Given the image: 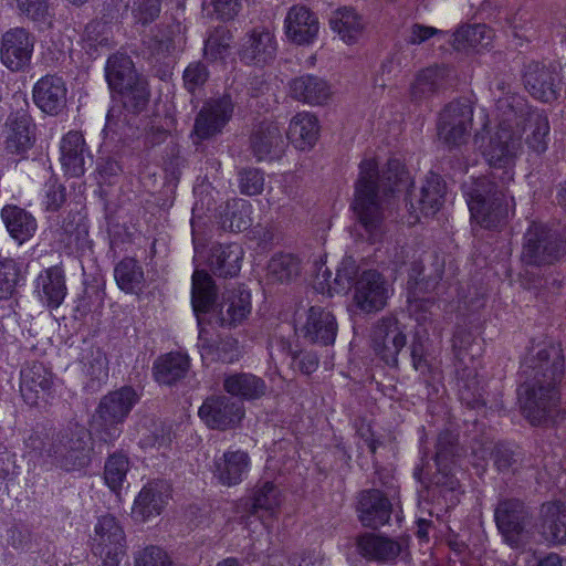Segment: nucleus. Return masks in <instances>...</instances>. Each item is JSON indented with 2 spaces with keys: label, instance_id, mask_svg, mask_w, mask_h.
<instances>
[{
  "label": "nucleus",
  "instance_id": "f257e3e1",
  "mask_svg": "<svg viewBox=\"0 0 566 566\" xmlns=\"http://www.w3.org/2000/svg\"><path fill=\"white\" fill-rule=\"evenodd\" d=\"M410 177L399 159H389L379 171L375 159L361 160L359 175L355 184L354 211L360 227L368 234L370 242H376L382 234L384 206L388 197L406 191L409 211L419 220L436 214L442 207L447 186L441 176L430 172L420 188L419 195L409 190Z\"/></svg>",
  "mask_w": 566,
  "mask_h": 566
},
{
  "label": "nucleus",
  "instance_id": "f03ea898",
  "mask_svg": "<svg viewBox=\"0 0 566 566\" xmlns=\"http://www.w3.org/2000/svg\"><path fill=\"white\" fill-rule=\"evenodd\" d=\"M564 365L562 349L553 344L532 346L523 357L520 366L518 402L523 416L533 426L558 418V384L564 376Z\"/></svg>",
  "mask_w": 566,
  "mask_h": 566
},
{
  "label": "nucleus",
  "instance_id": "7ed1b4c3",
  "mask_svg": "<svg viewBox=\"0 0 566 566\" xmlns=\"http://www.w3.org/2000/svg\"><path fill=\"white\" fill-rule=\"evenodd\" d=\"M495 178L483 176L463 185L472 222L489 230L504 226L514 206L507 184L497 185Z\"/></svg>",
  "mask_w": 566,
  "mask_h": 566
},
{
  "label": "nucleus",
  "instance_id": "20e7f679",
  "mask_svg": "<svg viewBox=\"0 0 566 566\" xmlns=\"http://www.w3.org/2000/svg\"><path fill=\"white\" fill-rule=\"evenodd\" d=\"M512 97H503L497 101V109L509 108L500 120L497 129L491 136L483 155L489 165L494 169H502L499 177L502 184H509L514 178V166L516 158L522 151V134L524 128L523 115H518L513 108Z\"/></svg>",
  "mask_w": 566,
  "mask_h": 566
},
{
  "label": "nucleus",
  "instance_id": "39448f33",
  "mask_svg": "<svg viewBox=\"0 0 566 566\" xmlns=\"http://www.w3.org/2000/svg\"><path fill=\"white\" fill-rule=\"evenodd\" d=\"M105 76L112 91L119 94L123 106L135 114L145 109L149 102L146 78L135 70L132 59L124 53H115L107 60Z\"/></svg>",
  "mask_w": 566,
  "mask_h": 566
},
{
  "label": "nucleus",
  "instance_id": "423d86ee",
  "mask_svg": "<svg viewBox=\"0 0 566 566\" xmlns=\"http://www.w3.org/2000/svg\"><path fill=\"white\" fill-rule=\"evenodd\" d=\"M139 396L130 386H124L103 396L96 408L93 429L98 439L113 444L122 434L127 419Z\"/></svg>",
  "mask_w": 566,
  "mask_h": 566
},
{
  "label": "nucleus",
  "instance_id": "0eeeda50",
  "mask_svg": "<svg viewBox=\"0 0 566 566\" xmlns=\"http://www.w3.org/2000/svg\"><path fill=\"white\" fill-rule=\"evenodd\" d=\"M92 452L90 432L76 423L52 436L48 458L64 471L73 472L91 464Z\"/></svg>",
  "mask_w": 566,
  "mask_h": 566
},
{
  "label": "nucleus",
  "instance_id": "6e6552de",
  "mask_svg": "<svg viewBox=\"0 0 566 566\" xmlns=\"http://www.w3.org/2000/svg\"><path fill=\"white\" fill-rule=\"evenodd\" d=\"M565 253L566 239L557 230L533 223L524 234L521 259L527 265H551L559 261Z\"/></svg>",
  "mask_w": 566,
  "mask_h": 566
},
{
  "label": "nucleus",
  "instance_id": "1a4fd4ad",
  "mask_svg": "<svg viewBox=\"0 0 566 566\" xmlns=\"http://www.w3.org/2000/svg\"><path fill=\"white\" fill-rule=\"evenodd\" d=\"M125 533L113 515L98 518L92 537V553L102 560L99 566H119L125 555Z\"/></svg>",
  "mask_w": 566,
  "mask_h": 566
},
{
  "label": "nucleus",
  "instance_id": "9d476101",
  "mask_svg": "<svg viewBox=\"0 0 566 566\" xmlns=\"http://www.w3.org/2000/svg\"><path fill=\"white\" fill-rule=\"evenodd\" d=\"M473 107L467 99L449 103L440 113L437 129L439 139L449 147L463 144L471 130Z\"/></svg>",
  "mask_w": 566,
  "mask_h": 566
},
{
  "label": "nucleus",
  "instance_id": "9b49d317",
  "mask_svg": "<svg viewBox=\"0 0 566 566\" xmlns=\"http://www.w3.org/2000/svg\"><path fill=\"white\" fill-rule=\"evenodd\" d=\"M371 346L376 355L388 366L398 365V354L406 346L407 337L395 316H384L374 325Z\"/></svg>",
  "mask_w": 566,
  "mask_h": 566
},
{
  "label": "nucleus",
  "instance_id": "f8f14e48",
  "mask_svg": "<svg viewBox=\"0 0 566 566\" xmlns=\"http://www.w3.org/2000/svg\"><path fill=\"white\" fill-rule=\"evenodd\" d=\"M494 518L505 542L512 547H517L531 518V513L524 502L517 499L500 501L494 512Z\"/></svg>",
  "mask_w": 566,
  "mask_h": 566
},
{
  "label": "nucleus",
  "instance_id": "ddd939ff",
  "mask_svg": "<svg viewBox=\"0 0 566 566\" xmlns=\"http://www.w3.org/2000/svg\"><path fill=\"white\" fill-rule=\"evenodd\" d=\"M34 43V36L25 29H10L1 39V63L12 72L25 71L31 63Z\"/></svg>",
  "mask_w": 566,
  "mask_h": 566
},
{
  "label": "nucleus",
  "instance_id": "4468645a",
  "mask_svg": "<svg viewBox=\"0 0 566 566\" xmlns=\"http://www.w3.org/2000/svg\"><path fill=\"white\" fill-rule=\"evenodd\" d=\"M198 415L210 429L227 430L241 421L244 409L241 402L231 397L213 395L202 402Z\"/></svg>",
  "mask_w": 566,
  "mask_h": 566
},
{
  "label": "nucleus",
  "instance_id": "2eb2a0df",
  "mask_svg": "<svg viewBox=\"0 0 566 566\" xmlns=\"http://www.w3.org/2000/svg\"><path fill=\"white\" fill-rule=\"evenodd\" d=\"M533 528L544 543L551 546L566 545V504L560 501L544 502Z\"/></svg>",
  "mask_w": 566,
  "mask_h": 566
},
{
  "label": "nucleus",
  "instance_id": "dca6fc26",
  "mask_svg": "<svg viewBox=\"0 0 566 566\" xmlns=\"http://www.w3.org/2000/svg\"><path fill=\"white\" fill-rule=\"evenodd\" d=\"M233 114V103L230 95H223L203 104L193 125V136L205 140L220 134Z\"/></svg>",
  "mask_w": 566,
  "mask_h": 566
},
{
  "label": "nucleus",
  "instance_id": "f3484780",
  "mask_svg": "<svg viewBox=\"0 0 566 566\" xmlns=\"http://www.w3.org/2000/svg\"><path fill=\"white\" fill-rule=\"evenodd\" d=\"M524 86L536 99L552 103L560 95L562 78L559 74L543 63L532 61L525 65Z\"/></svg>",
  "mask_w": 566,
  "mask_h": 566
},
{
  "label": "nucleus",
  "instance_id": "a211bd4d",
  "mask_svg": "<svg viewBox=\"0 0 566 566\" xmlns=\"http://www.w3.org/2000/svg\"><path fill=\"white\" fill-rule=\"evenodd\" d=\"M388 298V285L384 276L375 271H364L354 287V304L364 313L382 310Z\"/></svg>",
  "mask_w": 566,
  "mask_h": 566
},
{
  "label": "nucleus",
  "instance_id": "6ab92c4d",
  "mask_svg": "<svg viewBox=\"0 0 566 566\" xmlns=\"http://www.w3.org/2000/svg\"><path fill=\"white\" fill-rule=\"evenodd\" d=\"M297 331L300 336L310 343L328 346L336 339L338 325L331 311L321 306H311Z\"/></svg>",
  "mask_w": 566,
  "mask_h": 566
},
{
  "label": "nucleus",
  "instance_id": "aec40b11",
  "mask_svg": "<svg viewBox=\"0 0 566 566\" xmlns=\"http://www.w3.org/2000/svg\"><path fill=\"white\" fill-rule=\"evenodd\" d=\"M277 43L274 34L265 28H254L241 40L239 56L247 64L264 65L274 60Z\"/></svg>",
  "mask_w": 566,
  "mask_h": 566
},
{
  "label": "nucleus",
  "instance_id": "412c9836",
  "mask_svg": "<svg viewBox=\"0 0 566 566\" xmlns=\"http://www.w3.org/2000/svg\"><path fill=\"white\" fill-rule=\"evenodd\" d=\"M286 38L297 44H311L318 34L319 22L317 15L306 6H292L284 20Z\"/></svg>",
  "mask_w": 566,
  "mask_h": 566
},
{
  "label": "nucleus",
  "instance_id": "4be33fe9",
  "mask_svg": "<svg viewBox=\"0 0 566 566\" xmlns=\"http://www.w3.org/2000/svg\"><path fill=\"white\" fill-rule=\"evenodd\" d=\"M67 88L64 80L57 75L42 76L33 86L34 104L45 114L56 116L66 106Z\"/></svg>",
  "mask_w": 566,
  "mask_h": 566
},
{
  "label": "nucleus",
  "instance_id": "5701e85b",
  "mask_svg": "<svg viewBox=\"0 0 566 566\" xmlns=\"http://www.w3.org/2000/svg\"><path fill=\"white\" fill-rule=\"evenodd\" d=\"M170 495L171 490L167 481H149L142 488L135 499L133 514L142 521L158 516L168 503Z\"/></svg>",
  "mask_w": 566,
  "mask_h": 566
},
{
  "label": "nucleus",
  "instance_id": "b1692460",
  "mask_svg": "<svg viewBox=\"0 0 566 566\" xmlns=\"http://www.w3.org/2000/svg\"><path fill=\"white\" fill-rule=\"evenodd\" d=\"M4 149L8 154L24 157L35 142V125L27 112L11 114L7 120Z\"/></svg>",
  "mask_w": 566,
  "mask_h": 566
},
{
  "label": "nucleus",
  "instance_id": "393cba45",
  "mask_svg": "<svg viewBox=\"0 0 566 566\" xmlns=\"http://www.w3.org/2000/svg\"><path fill=\"white\" fill-rule=\"evenodd\" d=\"M250 455L243 450H228L213 460L212 473L224 486L240 484L249 473Z\"/></svg>",
  "mask_w": 566,
  "mask_h": 566
},
{
  "label": "nucleus",
  "instance_id": "a878e982",
  "mask_svg": "<svg viewBox=\"0 0 566 566\" xmlns=\"http://www.w3.org/2000/svg\"><path fill=\"white\" fill-rule=\"evenodd\" d=\"M34 293L48 308H57L67 294L62 266L53 265L42 270L35 279Z\"/></svg>",
  "mask_w": 566,
  "mask_h": 566
},
{
  "label": "nucleus",
  "instance_id": "bb28decb",
  "mask_svg": "<svg viewBox=\"0 0 566 566\" xmlns=\"http://www.w3.org/2000/svg\"><path fill=\"white\" fill-rule=\"evenodd\" d=\"M356 546L361 557L380 564L395 562L402 549L399 542L375 533H365L358 536Z\"/></svg>",
  "mask_w": 566,
  "mask_h": 566
},
{
  "label": "nucleus",
  "instance_id": "cd10ccee",
  "mask_svg": "<svg viewBox=\"0 0 566 566\" xmlns=\"http://www.w3.org/2000/svg\"><path fill=\"white\" fill-rule=\"evenodd\" d=\"M357 510L364 526L378 528L389 521L391 504L379 490H366L359 495Z\"/></svg>",
  "mask_w": 566,
  "mask_h": 566
},
{
  "label": "nucleus",
  "instance_id": "c85d7f7f",
  "mask_svg": "<svg viewBox=\"0 0 566 566\" xmlns=\"http://www.w3.org/2000/svg\"><path fill=\"white\" fill-rule=\"evenodd\" d=\"M61 164L66 175L80 177L85 172V160L90 158L85 139L80 132L71 130L63 136L60 145Z\"/></svg>",
  "mask_w": 566,
  "mask_h": 566
},
{
  "label": "nucleus",
  "instance_id": "c756f323",
  "mask_svg": "<svg viewBox=\"0 0 566 566\" xmlns=\"http://www.w3.org/2000/svg\"><path fill=\"white\" fill-rule=\"evenodd\" d=\"M284 139L280 126L274 122L260 123L251 135V149L258 160L279 156Z\"/></svg>",
  "mask_w": 566,
  "mask_h": 566
},
{
  "label": "nucleus",
  "instance_id": "7c9ffc66",
  "mask_svg": "<svg viewBox=\"0 0 566 566\" xmlns=\"http://www.w3.org/2000/svg\"><path fill=\"white\" fill-rule=\"evenodd\" d=\"M290 94L295 101L310 105H323L329 99L332 92L324 78L304 74L290 82Z\"/></svg>",
  "mask_w": 566,
  "mask_h": 566
},
{
  "label": "nucleus",
  "instance_id": "2f4dec72",
  "mask_svg": "<svg viewBox=\"0 0 566 566\" xmlns=\"http://www.w3.org/2000/svg\"><path fill=\"white\" fill-rule=\"evenodd\" d=\"M243 254V249L238 243L213 245L208 259L210 271L219 277L237 276L241 270Z\"/></svg>",
  "mask_w": 566,
  "mask_h": 566
},
{
  "label": "nucleus",
  "instance_id": "473e14b6",
  "mask_svg": "<svg viewBox=\"0 0 566 566\" xmlns=\"http://www.w3.org/2000/svg\"><path fill=\"white\" fill-rule=\"evenodd\" d=\"M51 386L52 374L43 364L33 361L21 370L20 391L27 403L35 405L40 394L48 392Z\"/></svg>",
  "mask_w": 566,
  "mask_h": 566
},
{
  "label": "nucleus",
  "instance_id": "72a5a7b5",
  "mask_svg": "<svg viewBox=\"0 0 566 566\" xmlns=\"http://www.w3.org/2000/svg\"><path fill=\"white\" fill-rule=\"evenodd\" d=\"M251 313V295L245 290H231L223 294L219 305V319L222 326L234 327Z\"/></svg>",
  "mask_w": 566,
  "mask_h": 566
},
{
  "label": "nucleus",
  "instance_id": "f704fd0d",
  "mask_svg": "<svg viewBox=\"0 0 566 566\" xmlns=\"http://www.w3.org/2000/svg\"><path fill=\"white\" fill-rule=\"evenodd\" d=\"M319 135L317 117L310 112L295 114L286 133L290 142L300 150H310L314 147Z\"/></svg>",
  "mask_w": 566,
  "mask_h": 566
},
{
  "label": "nucleus",
  "instance_id": "c9c22d12",
  "mask_svg": "<svg viewBox=\"0 0 566 566\" xmlns=\"http://www.w3.org/2000/svg\"><path fill=\"white\" fill-rule=\"evenodd\" d=\"M190 367L189 357L179 352H171L158 357L153 365V375L160 385L172 386L187 375Z\"/></svg>",
  "mask_w": 566,
  "mask_h": 566
},
{
  "label": "nucleus",
  "instance_id": "e433bc0d",
  "mask_svg": "<svg viewBox=\"0 0 566 566\" xmlns=\"http://www.w3.org/2000/svg\"><path fill=\"white\" fill-rule=\"evenodd\" d=\"M329 25L347 44L358 42L365 30L363 17L352 7L334 10L329 18Z\"/></svg>",
  "mask_w": 566,
  "mask_h": 566
},
{
  "label": "nucleus",
  "instance_id": "4c0bfd02",
  "mask_svg": "<svg viewBox=\"0 0 566 566\" xmlns=\"http://www.w3.org/2000/svg\"><path fill=\"white\" fill-rule=\"evenodd\" d=\"M223 389L233 397L243 400H256L266 392V384L251 373H233L223 378Z\"/></svg>",
  "mask_w": 566,
  "mask_h": 566
},
{
  "label": "nucleus",
  "instance_id": "58836bf2",
  "mask_svg": "<svg viewBox=\"0 0 566 566\" xmlns=\"http://www.w3.org/2000/svg\"><path fill=\"white\" fill-rule=\"evenodd\" d=\"M1 218L11 238L19 244L30 240L38 229L35 218L18 206H6L1 210Z\"/></svg>",
  "mask_w": 566,
  "mask_h": 566
},
{
  "label": "nucleus",
  "instance_id": "ea45409f",
  "mask_svg": "<svg viewBox=\"0 0 566 566\" xmlns=\"http://www.w3.org/2000/svg\"><path fill=\"white\" fill-rule=\"evenodd\" d=\"M493 38V31L482 23L459 27L452 33L451 45L457 51L486 49Z\"/></svg>",
  "mask_w": 566,
  "mask_h": 566
},
{
  "label": "nucleus",
  "instance_id": "a19ab883",
  "mask_svg": "<svg viewBox=\"0 0 566 566\" xmlns=\"http://www.w3.org/2000/svg\"><path fill=\"white\" fill-rule=\"evenodd\" d=\"M252 205L244 199L228 201L219 212L220 224L223 230L241 232L252 224Z\"/></svg>",
  "mask_w": 566,
  "mask_h": 566
},
{
  "label": "nucleus",
  "instance_id": "79ce46f5",
  "mask_svg": "<svg viewBox=\"0 0 566 566\" xmlns=\"http://www.w3.org/2000/svg\"><path fill=\"white\" fill-rule=\"evenodd\" d=\"M114 277L117 286L128 294H139L145 287L143 266L133 258H124L115 265Z\"/></svg>",
  "mask_w": 566,
  "mask_h": 566
},
{
  "label": "nucleus",
  "instance_id": "37998d69",
  "mask_svg": "<svg viewBox=\"0 0 566 566\" xmlns=\"http://www.w3.org/2000/svg\"><path fill=\"white\" fill-rule=\"evenodd\" d=\"M217 290L212 277L205 270L192 274L191 303L196 314L207 313L216 302Z\"/></svg>",
  "mask_w": 566,
  "mask_h": 566
},
{
  "label": "nucleus",
  "instance_id": "c03bdc74",
  "mask_svg": "<svg viewBox=\"0 0 566 566\" xmlns=\"http://www.w3.org/2000/svg\"><path fill=\"white\" fill-rule=\"evenodd\" d=\"M496 469L502 473H517L523 469L533 468L532 459L517 446L497 443L492 453Z\"/></svg>",
  "mask_w": 566,
  "mask_h": 566
},
{
  "label": "nucleus",
  "instance_id": "a18cd8bd",
  "mask_svg": "<svg viewBox=\"0 0 566 566\" xmlns=\"http://www.w3.org/2000/svg\"><path fill=\"white\" fill-rule=\"evenodd\" d=\"M179 32V24H159L144 43L151 56L159 61L176 51V38Z\"/></svg>",
  "mask_w": 566,
  "mask_h": 566
},
{
  "label": "nucleus",
  "instance_id": "49530a36",
  "mask_svg": "<svg viewBox=\"0 0 566 566\" xmlns=\"http://www.w3.org/2000/svg\"><path fill=\"white\" fill-rule=\"evenodd\" d=\"M251 502L252 514L264 512L274 516L282 504L281 491L273 482H259L252 490Z\"/></svg>",
  "mask_w": 566,
  "mask_h": 566
},
{
  "label": "nucleus",
  "instance_id": "de8ad7c7",
  "mask_svg": "<svg viewBox=\"0 0 566 566\" xmlns=\"http://www.w3.org/2000/svg\"><path fill=\"white\" fill-rule=\"evenodd\" d=\"M449 72L446 65H432L420 71L410 88L412 98L421 99L433 94L441 87Z\"/></svg>",
  "mask_w": 566,
  "mask_h": 566
},
{
  "label": "nucleus",
  "instance_id": "09e8293b",
  "mask_svg": "<svg viewBox=\"0 0 566 566\" xmlns=\"http://www.w3.org/2000/svg\"><path fill=\"white\" fill-rule=\"evenodd\" d=\"M199 348L202 358L210 361L231 364L239 360L241 356L239 342L232 337H226L213 342L200 338Z\"/></svg>",
  "mask_w": 566,
  "mask_h": 566
},
{
  "label": "nucleus",
  "instance_id": "8fccbe9b",
  "mask_svg": "<svg viewBox=\"0 0 566 566\" xmlns=\"http://www.w3.org/2000/svg\"><path fill=\"white\" fill-rule=\"evenodd\" d=\"M459 398L463 405L471 409L485 406L483 388L474 369H463L458 378Z\"/></svg>",
  "mask_w": 566,
  "mask_h": 566
},
{
  "label": "nucleus",
  "instance_id": "3c124183",
  "mask_svg": "<svg viewBox=\"0 0 566 566\" xmlns=\"http://www.w3.org/2000/svg\"><path fill=\"white\" fill-rule=\"evenodd\" d=\"M458 457L455 436L450 431H443L438 436L434 462L442 479H449L452 465Z\"/></svg>",
  "mask_w": 566,
  "mask_h": 566
},
{
  "label": "nucleus",
  "instance_id": "603ef678",
  "mask_svg": "<svg viewBox=\"0 0 566 566\" xmlns=\"http://www.w3.org/2000/svg\"><path fill=\"white\" fill-rule=\"evenodd\" d=\"M81 363L83 371L93 382H104L108 379V358L99 347L88 346L83 350Z\"/></svg>",
  "mask_w": 566,
  "mask_h": 566
},
{
  "label": "nucleus",
  "instance_id": "864d4df0",
  "mask_svg": "<svg viewBox=\"0 0 566 566\" xmlns=\"http://www.w3.org/2000/svg\"><path fill=\"white\" fill-rule=\"evenodd\" d=\"M300 273V260L290 253L272 256L268 264V279L271 282L287 283Z\"/></svg>",
  "mask_w": 566,
  "mask_h": 566
},
{
  "label": "nucleus",
  "instance_id": "5fc2aeb1",
  "mask_svg": "<svg viewBox=\"0 0 566 566\" xmlns=\"http://www.w3.org/2000/svg\"><path fill=\"white\" fill-rule=\"evenodd\" d=\"M129 468V459L124 452L116 451L108 455L104 465V480L113 492L122 490Z\"/></svg>",
  "mask_w": 566,
  "mask_h": 566
},
{
  "label": "nucleus",
  "instance_id": "6e6d98bb",
  "mask_svg": "<svg viewBox=\"0 0 566 566\" xmlns=\"http://www.w3.org/2000/svg\"><path fill=\"white\" fill-rule=\"evenodd\" d=\"M524 122H527L532 133L526 138V144L528 147L537 153L542 154L547 149V136L549 133V123L546 115L539 112H531L527 115V118H524Z\"/></svg>",
  "mask_w": 566,
  "mask_h": 566
},
{
  "label": "nucleus",
  "instance_id": "4d7b16f0",
  "mask_svg": "<svg viewBox=\"0 0 566 566\" xmlns=\"http://www.w3.org/2000/svg\"><path fill=\"white\" fill-rule=\"evenodd\" d=\"M19 13L31 20L40 29L51 27L53 13L49 0H15Z\"/></svg>",
  "mask_w": 566,
  "mask_h": 566
},
{
  "label": "nucleus",
  "instance_id": "13d9d810",
  "mask_svg": "<svg viewBox=\"0 0 566 566\" xmlns=\"http://www.w3.org/2000/svg\"><path fill=\"white\" fill-rule=\"evenodd\" d=\"M25 283V271L23 263L15 259L4 258L0 260V286L12 287L22 286Z\"/></svg>",
  "mask_w": 566,
  "mask_h": 566
},
{
  "label": "nucleus",
  "instance_id": "bf43d9fd",
  "mask_svg": "<svg viewBox=\"0 0 566 566\" xmlns=\"http://www.w3.org/2000/svg\"><path fill=\"white\" fill-rule=\"evenodd\" d=\"M83 41L90 50L108 48L111 43L108 24L99 20L91 21L85 27Z\"/></svg>",
  "mask_w": 566,
  "mask_h": 566
},
{
  "label": "nucleus",
  "instance_id": "052dcab7",
  "mask_svg": "<svg viewBox=\"0 0 566 566\" xmlns=\"http://www.w3.org/2000/svg\"><path fill=\"white\" fill-rule=\"evenodd\" d=\"M134 566H172V560L164 548L149 545L135 553Z\"/></svg>",
  "mask_w": 566,
  "mask_h": 566
},
{
  "label": "nucleus",
  "instance_id": "680f3d73",
  "mask_svg": "<svg viewBox=\"0 0 566 566\" xmlns=\"http://www.w3.org/2000/svg\"><path fill=\"white\" fill-rule=\"evenodd\" d=\"M231 33L224 28L216 29L205 42V55L210 60L222 57L230 46Z\"/></svg>",
  "mask_w": 566,
  "mask_h": 566
},
{
  "label": "nucleus",
  "instance_id": "e2e57ef3",
  "mask_svg": "<svg viewBox=\"0 0 566 566\" xmlns=\"http://www.w3.org/2000/svg\"><path fill=\"white\" fill-rule=\"evenodd\" d=\"M160 10V0H133V17L137 23L143 25L154 22L159 17Z\"/></svg>",
  "mask_w": 566,
  "mask_h": 566
},
{
  "label": "nucleus",
  "instance_id": "0e129e2a",
  "mask_svg": "<svg viewBox=\"0 0 566 566\" xmlns=\"http://www.w3.org/2000/svg\"><path fill=\"white\" fill-rule=\"evenodd\" d=\"M48 434L40 431H32L24 439V457H29L30 461L36 463L41 458L48 457L50 442Z\"/></svg>",
  "mask_w": 566,
  "mask_h": 566
},
{
  "label": "nucleus",
  "instance_id": "69168bd1",
  "mask_svg": "<svg viewBox=\"0 0 566 566\" xmlns=\"http://www.w3.org/2000/svg\"><path fill=\"white\" fill-rule=\"evenodd\" d=\"M264 187L263 172L256 168H247L239 174V188L245 196H255L262 192Z\"/></svg>",
  "mask_w": 566,
  "mask_h": 566
},
{
  "label": "nucleus",
  "instance_id": "338daca9",
  "mask_svg": "<svg viewBox=\"0 0 566 566\" xmlns=\"http://www.w3.org/2000/svg\"><path fill=\"white\" fill-rule=\"evenodd\" d=\"M357 274V266L352 258H346L342 261L340 266L337 269L333 279L335 284L334 292L339 293L350 287Z\"/></svg>",
  "mask_w": 566,
  "mask_h": 566
},
{
  "label": "nucleus",
  "instance_id": "774afa93",
  "mask_svg": "<svg viewBox=\"0 0 566 566\" xmlns=\"http://www.w3.org/2000/svg\"><path fill=\"white\" fill-rule=\"evenodd\" d=\"M66 200V189L55 179L51 178L45 184L44 206L48 211H57Z\"/></svg>",
  "mask_w": 566,
  "mask_h": 566
}]
</instances>
